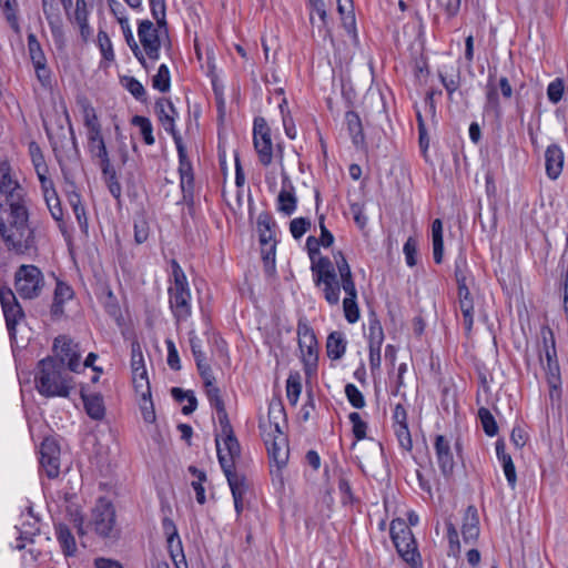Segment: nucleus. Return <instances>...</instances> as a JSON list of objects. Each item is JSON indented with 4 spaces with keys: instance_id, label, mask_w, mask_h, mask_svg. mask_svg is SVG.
<instances>
[{
    "instance_id": "nucleus-56",
    "label": "nucleus",
    "mask_w": 568,
    "mask_h": 568,
    "mask_svg": "<svg viewBox=\"0 0 568 568\" xmlns=\"http://www.w3.org/2000/svg\"><path fill=\"white\" fill-rule=\"evenodd\" d=\"M352 423V430L357 440H362L366 437L367 424L361 418V415L353 412L348 416Z\"/></svg>"
},
{
    "instance_id": "nucleus-20",
    "label": "nucleus",
    "mask_w": 568,
    "mask_h": 568,
    "mask_svg": "<svg viewBox=\"0 0 568 568\" xmlns=\"http://www.w3.org/2000/svg\"><path fill=\"white\" fill-rule=\"evenodd\" d=\"M131 368L135 390L146 392V386L150 385V382L148 378L143 353L138 342H133L131 344Z\"/></svg>"
},
{
    "instance_id": "nucleus-42",
    "label": "nucleus",
    "mask_w": 568,
    "mask_h": 568,
    "mask_svg": "<svg viewBox=\"0 0 568 568\" xmlns=\"http://www.w3.org/2000/svg\"><path fill=\"white\" fill-rule=\"evenodd\" d=\"M367 338L369 348H382L384 342V331L381 322L377 318H371L368 321Z\"/></svg>"
},
{
    "instance_id": "nucleus-50",
    "label": "nucleus",
    "mask_w": 568,
    "mask_h": 568,
    "mask_svg": "<svg viewBox=\"0 0 568 568\" xmlns=\"http://www.w3.org/2000/svg\"><path fill=\"white\" fill-rule=\"evenodd\" d=\"M189 469L197 478L196 480L192 481V487L195 491L197 503L203 505L206 500L205 489L203 487V483L206 480V475L204 471L199 470L195 467H190Z\"/></svg>"
},
{
    "instance_id": "nucleus-19",
    "label": "nucleus",
    "mask_w": 568,
    "mask_h": 568,
    "mask_svg": "<svg viewBox=\"0 0 568 568\" xmlns=\"http://www.w3.org/2000/svg\"><path fill=\"white\" fill-rule=\"evenodd\" d=\"M434 450L442 474L446 477L450 476L455 466L452 440L445 435H436Z\"/></svg>"
},
{
    "instance_id": "nucleus-14",
    "label": "nucleus",
    "mask_w": 568,
    "mask_h": 568,
    "mask_svg": "<svg viewBox=\"0 0 568 568\" xmlns=\"http://www.w3.org/2000/svg\"><path fill=\"white\" fill-rule=\"evenodd\" d=\"M285 409L280 400H273L268 405L267 417L260 420V429L263 440H270L271 436L284 434Z\"/></svg>"
},
{
    "instance_id": "nucleus-6",
    "label": "nucleus",
    "mask_w": 568,
    "mask_h": 568,
    "mask_svg": "<svg viewBox=\"0 0 568 568\" xmlns=\"http://www.w3.org/2000/svg\"><path fill=\"white\" fill-rule=\"evenodd\" d=\"M336 267L339 274V288L343 287L346 297L343 301L345 318L348 323H355L359 318V310L356 303L357 291L351 272V267L341 252L335 253Z\"/></svg>"
},
{
    "instance_id": "nucleus-60",
    "label": "nucleus",
    "mask_w": 568,
    "mask_h": 568,
    "mask_svg": "<svg viewBox=\"0 0 568 568\" xmlns=\"http://www.w3.org/2000/svg\"><path fill=\"white\" fill-rule=\"evenodd\" d=\"M564 82L561 79H556L548 84L547 97L550 102L558 103L562 99Z\"/></svg>"
},
{
    "instance_id": "nucleus-4",
    "label": "nucleus",
    "mask_w": 568,
    "mask_h": 568,
    "mask_svg": "<svg viewBox=\"0 0 568 568\" xmlns=\"http://www.w3.org/2000/svg\"><path fill=\"white\" fill-rule=\"evenodd\" d=\"M151 12L156 20L158 28L150 20H142L138 28V36L140 43L145 54L152 61L160 58V29L165 27V1L164 0H149Z\"/></svg>"
},
{
    "instance_id": "nucleus-18",
    "label": "nucleus",
    "mask_w": 568,
    "mask_h": 568,
    "mask_svg": "<svg viewBox=\"0 0 568 568\" xmlns=\"http://www.w3.org/2000/svg\"><path fill=\"white\" fill-rule=\"evenodd\" d=\"M456 280L458 284V303L463 315V324L466 332L469 333L474 324V301L466 284V277L462 272H456Z\"/></svg>"
},
{
    "instance_id": "nucleus-47",
    "label": "nucleus",
    "mask_w": 568,
    "mask_h": 568,
    "mask_svg": "<svg viewBox=\"0 0 568 568\" xmlns=\"http://www.w3.org/2000/svg\"><path fill=\"white\" fill-rule=\"evenodd\" d=\"M486 90V109L499 113L500 104L497 93V85L494 82V77L489 73Z\"/></svg>"
},
{
    "instance_id": "nucleus-43",
    "label": "nucleus",
    "mask_w": 568,
    "mask_h": 568,
    "mask_svg": "<svg viewBox=\"0 0 568 568\" xmlns=\"http://www.w3.org/2000/svg\"><path fill=\"white\" fill-rule=\"evenodd\" d=\"M74 21L80 28L81 36L87 39L90 34V27L88 24V10L85 0H77Z\"/></svg>"
},
{
    "instance_id": "nucleus-9",
    "label": "nucleus",
    "mask_w": 568,
    "mask_h": 568,
    "mask_svg": "<svg viewBox=\"0 0 568 568\" xmlns=\"http://www.w3.org/2000/svg\"><path fill=\"white\" fill-rule=\"evenodd\" d=\"M389 530L392 540L400 557L406 562L415 565L419 559V554L417 551L416 542L409 527L404 520L394 519L390 523Z\"/></svg>"
},
{
    "instance_id": "nucleus-35",
    "label": "nucleus",
    "mask_w": 568,
    "mask_h": 568,
    "mask_svg": "<svg viewBox=\"0 0 568 568\" xmlns=\"http://www.w3.org/2000/svg\"><path fill=\"white\" fill-rule=\"evenodd\" d=\"M140 395V410L145 423L153 424L156 419L154 405L151 398V387L146 386V392L135 390Z\"/></svg>"
},
{
    "instance_id": "nucleus-52",
    "label": "nucleus",
    "mask_w": 568,
    "mask_h": 568,
    "mask_svg": "<svg viewBox=\"0 0 568 568\" xmlns=\"http://www.w3.org/2000/svg\"><path fill=\"white\" fill-rule=\"evenodd\" d=\"M478 416L480 418L484 432L488 436H495L498 432V426L491 413L487 408H479Z\"/></svg>"
},
{
    "instance_id": "nucleus-13",
    "label": "nucleus",
    "mask_w": 568,
    "mask_h": 568,
    "mask_svg": "<svg viewBox=\"0 0 568 568\" xmlns=\"http://www.w3.org/2000/svg\"><path fill=\"white\" fill-rule=\"evenodd\" d=\"M0 302L11 338L16 337V327L24 321V312L10 288L0 290Z\"/></svg>"
},
{
    "instance_id": "nucleus-55",
    "label": "nucleus",
    "mask_w": 568,
    "mask_h": 568,
    "mask_svg": "<svg viewBox=\"0 0 568 568\" xmlns=\"http://www.w3.org/2000/svg\"><path fill=\"white\" fill-rule=\"evenodd\" d=\"M98 45L105 60L112 61L114 59L111 39L108 36V33L103 30H100L98 32Z\"/></svg>"
},
{
    "instance_id": "nucleus-17",
    "label": "nucleus",
    "mask_w": 568,
    "mask_h": 568,
    "mask_svg": "<svg viewBox=\"0 0 568 568\" xmlns=\"http://www.w3.org/2000/svg\"><path fill=\"white\" fill-rule=\"evenodd\" d=\"M40 464L50 478L60 471V448L55 439L45 438L40 447Z\"/></svg>"
},
{
    "instance_id": "nucleus-30",
    "label": "nucleus",
    "mask_w": 568,
    "mask_h": 568,
    "mask_svg": "<svg viewBox=\"0 0 568 568\" xmlns=\"http://www.w3.org/2000/svg\"><path fill=\"white\" fill-rule=\"evenodd\" d=\"M74 293L70 285L64 282L58 281L54 290V297L52 304V313L61 315L63 313V305L65 302L72 300Z\"/></svg>"
},
{
    "instance_id": "nucleus-22",
    "label": "nucleus",
    "mask_w": 568,
    "mask_h": 568,
    "mask_svg": "<svg viewBox=\"0 0 568 568\" xmlns=\"http://www.w3.org/2000/svg\"><path fill=\"white\" fill-rule=\"evenodd\" d=\"M268 456L280 471L284 468L288 460V444L284 434L271 436L270 440H264Z\"/></svg>"
},
{
    "instance_id": "nucleus-53",
    "label": "nucleus",
    "mask_w": 568,
    "mask_h": 568,
    "mask_svg": "<svg viewBox=\"0 0 568 568\" xmlns=\"http://www.w3.org/2000/svg\"><path fill=\"white\" fill-rule=\"evenodd\" d=\"M301 392L302 384L300 377L290 375L286 381V397L292 405L297 403Z\"/></svg>"
},
{
    "instance_id": "nucleus-57",
    "label": "nucleus",
    "mask_w": 568,
    "mask_h": 568,
    "mask_svg": "<svg viewBox=\"0 0 568 568\" xmlns=\"http://www.w3.org/2000/svg\"><path fill=\"white\" fill-rule=\"evenodd\" d=\"M345 394H346L348 402L355 408H363L365 406L364 396H363L362 392L354 384H347L345 386Z\"/></svg>"
},
{
    "instance_id": "nucleus-36",
    "label": "nucleus",
    "mask_w": 568,
    "mask_h": 568,
    "mask_svg": "<svg viewBox=\"0 0 568 568\" xmlns=\"http://www.w3.org/2000/svg\"><path fill=\"white\" fill-rule=\"evenodd\" d=\"M432 242L434 261L439 264L444 254L443 223L439 219H436L432 224Z\"/></svg>"
},
{
    "instance_id": "nucleus-37",
    "label": "nucleus",
    "mask_w": 568,
    "mask_h": 568,
    "mask_svg": "<svg viewBox=\"0 0 568 568\" xmlns=\"http://www.w3.org/2000/svg\"><path fill=\"white\" fill-rule=\"evenodd\" d=\"M453 72H448L447 67H443L438 70V77L444 85L445 90L449 98L459 89L460 85V73L458 70L454 71V68H450Z\"/></svg>"
},
{
    "instance_id": "nucleus-31",
    "label": "nucleus",
    "mask_w": 568,
    "mask_h": 568,
    "mask_svg": "<svg viewBox=\"0 0 568 568\" xmlns=\"http://www.w3.org/2000/svg\"><path fill=\"white\" fill-rule=\"evenodd\" d=\"M81 396H82V399L84 403V408H85L87 414L92 419H95V420L102 419L105 414L102 397L98 394L87 395L84 393H82Z\"/></svg>"
},
{
    "instance_id": "nucleus-33",
    "label": "nucleus",
    "mask_w": 568,
    "mask_h": 568,
    "mask_svg": "<svg viewBox=\"0 0 568 568\" xmlns=\"http://www.w3.org/2000/svg\"><path fill=\"white\" fill-rule=\"evenodd\" d=\"M120 27H121L123 37H124L128 45L132 50L134 57L139 60V62L145 69H148L146 61H145V55L143 54L142 49L139 47L138 42L134 39L133 32H132L130 23H129V19L128 18H122Z\"/></svg>"
},
{
    "instance_id": "nucleus-38",
    "label": "nucleus",
    "mask_w": 568,
    "mask_h": 568,
    "mask_svg": "<svg viewBox=\"0 0 568 568\" xmlns=\"http://www.w3.org/2000/svg\"><path fill=\"white\" fill-rule=\"evenodd\" d=\"M345 123L354 144H359L364 141L363 126L359 115L354 111H348L345 114Z\"/></svg>"
},
{
    "instance_id": "nucleus-28",
    "label": "nucleus",
    "mask_w": 568,
    "mask_h": 568,
    "mask_svg": "<svg viewBox=\"0 0 568 568\" xmlns=\"http://www.w3.org/2000/svg\"><path fill=\"white\" fill-rule=\"evenodd\" d=\"M224 474L226 476L232 497L244 498L251 486L247 477L243 474L233 471V469H229V471H224Z\"/></svg>"
},
{
    "instance_id": "nucleus-25",
    "label": "nucleus",
    "mask_w": 568,
    "mask_h": 568,
    "mask_svg": "<svg viewBox=\"0 0 568 568\" xmlns=\"http://www.w3.org/2000/svg\"><path fill=\"white\" fill-rule=\"evenodd\" d=\"M545 162L548 178L556 180L561 174L564 166V153L561 149L556 144L549 145L545 152Z\"/></svg>"
},
{
    "instance_id": "nucleus-8",
    "label": "nucleus",
    "mask_w": 568,
    "mask_h": 568,
    "mask_svg": "<svg viewBox=\"0 0 568 568\" xmlns=\"http://www.w3.org/2000/svg\"><path fill=\"white\" fill-rule=\"evenodd\" d=\"M14 286L22 298H36L44 286L43 274L34 265H21L16 272Z\"/></svg>"
},
{
    "instance_id": "nucleus-39",
    "label": "nucleus",
    "mask_w": 568,
    "mask_h": 568,
    "mask_svg": "<svg viewBox=\"0 0 568 568\" xmlns=\"http://www.w3.org/2000/svg\"><path fill=\"white\" fill-rule=\"evenodd\" d=\"M31 514V511H29ZM31 520L21 524L20 537L17 539L14 548L21 550L26 547L22 540H32V537L39 532L38 519L30 515Z\"/></svg>"
},
{
    "instance_id": "nucleus-49",
    "label": "nucleus",
    "mask_w": 568,
    "mask_h": 568,
    "mask_svg": "<svg viewBox=\"0 0 568 568\" xmlns=\"http://www.w3.org/2000/svg\"><path fill=\"white\" fill-rule=\"evenodd\" d=\"M278 210L286 215H291L296 209V197L290 190L282 189L277 197Z\"/></svg>"
},
{
    "instance_id": "nucleus-46",
    "label": "nucleus",
    "mask_w": 568,
    "mask_h": 568,
    "mask_svg": "<svg viewBox=\"0 0 568 568\" xmlns=\"http://www.w3.org/2000/svg\"><path fill=\"white\" fill-rule=\"evenodd\" d=\"M43 193H44V199H45L48 209H49L52 217L61 224L63 213H62V207H61L60 201L57 196V193L54 192V190L52 187L43 191Z\"/></svg>"
},
{
    "instance_id": "nucleus-63",
    "label": "nucleus",
    "mask_w": 568,
    "mask_h": 568,
    "mask_svg": "<svg viewBox=\"0 0 568 568\" xmlns=\"http://www.w3.org/2000/svg\"><path fill=\"white\" fill-rule=\"evenodd\" d=\"M43 11H44V14L47 16V19L49 21V24H50V28H51L53 37L57 40H60L62 38V36H63L62 24H61V21H60V19L58 17L54 18L51 14H49V12L47 10V0H43Z\"/></svg>"
},
{
    "instance_id": "nucleus-29",
    "label": "nucleus",
    "mask_w": 568,
    "mask_h": 568,
    "mask_svg": "<svg viewBox=\"0 0 568 568\" xmlns=\"http://www.w3.org/2000/svg\"><path fill=\"white\" fill-rule=\"evenodd\" d=\"M205 389H206V396L209 398L211 406H213L216 410L217 420H219L220 426L227 428V422H230V420H229L225 405L221 397L219 387H216L214 385L211 387H206Z\"/></svg>"
},
{
    "instance_id": "nucleus-48",
    "label": "nucleus",
    "mask_w": 568,
    "mask_h": 568,
    "mask_svg": "<svg viewBox=\"0 0 568 568\" xmlns=\"http://www.w3.org/2000/svg\"><path fill=\"white\" fill-rule=\"evenodd\" d=\"M171 78L169 68L165 64H161L158 69L156 74L152 78V87L160 92H166L170 90Z\"/></svg>"
},
{
    "instance_id": "nucleus-54",
    "label": "nucleus",
    "mask_w": 568,
    "mask_h": 568,
    "mask_svg": "<svg viewBox=\"0 0 568 568\" xmlns=\"http://www.w3.org/2000/svg\"><path fill=\"white\" fill-rule=\"evenodd\" d=\"M394 433L397 437L399 446L405 452H410L413 448V442H412L410 432L408 429V425H396L394 427Z\"/></svg>"
},
{
    "instance_id": "nucleus-7",
    "label": "nucleus",
    "mask_w": 568,
    "mask_h": 568,
    "mask_svg": "<svg viewBox=\"0 0 568 568\" xmlns=\"http://www.w3.org/2000/svg\"><path fill=\"white\" fill-rule=\"evenodd\" d=\"M79 104L81 106L83 124L85 128L89 152L94 159L103 158L109 153L95 109L85 99L80 100Z\"/></svg>"
},
{
    "instance_id": "nucleus-34",
    "label": "nucleus",
    "mask_w": 568,
    "mask_h": 568,
    "mask_svg": "<svg viewBox=\"0 0 568 568\" xmlns=\"http://www.w3.org/2000/svg\"><path fill=\"white\" fill-rule=\"evenodd\" d=\"M55 535L57 539L60 542L64 555L71 556L77 551V544L73 535L71 534L69 527L64 524H59L55 526Z\"/></svg>"
},
{
    "instance_id": "nucleus-21",
    "label": "nucleus",
    "mask_w": 568,
    "mask_h": 568,
    "mask_svg": "<svg viewBox=\"0 0 568 568\" xmlns=\"http://www.w3.org/2000/svg\"><path fill=\"white\" fill-rule=\"evenodd\" d=\"M273 222L267 214H261L257 219V227L260 232V241L264 246L262 252L264 260L274 262L275 258V240L272 230Z\"/></svg>"
},
{
    "instance_id": "nucleus-45",
    "label": "nucleus",
    "mask_w": 568,
    "mask_h": 568,
    "mask_svg": "<svg viewBox=\"0 0 568 568\" xmlns=\"http://www.w3.org/2000/svg\"><path fill=\"white\" fill-rule=\"evenodd\" d=\"M132 124L140 129V133L148 145L154 144L155 140L153 136V126L151 121L142 115H135L132 118Z\"/></svg>"
},
{
    "instance_id": "nucleus-23",
    "label": "nucleus",
    "mask_w": 568,
    "mask_h": 568,
    "mask_svg": "<svg viewBox=\"0 0 568 568\" xmlns=\"http://www.w3.org/2000/svg\"><path fill=\"white\" fill-rule=\"evenodd\" d=\"M175 146L179 155V173L181 180V187L183 191L193 187V168L186 154V148L183 143L182 136H175Z\"/></svg>"
},
{
    "instance_id": "nucleus-44",
    "label": "nucleus",
    "mask_w": 568,
    "mask_h": 568,
    "mask_svg": "<svg viewBox=\"0 0 568 568\" xmlns=\"http://www.w3.org/2000/svg\"><path fill=\"white\" fill-rule=\"evenodd\" d=\"M171 394L175 400L182 403L184 399H187V405L183 406L182 413L189 415L196 409L197 400L192 392H185L179 387H173L171 389Z\"/></svg>"
},
{
    "instance_id": "nucleus-41",
    "label": "nucleus",
    "mask_w": 568,
    "mask_h": 568,
    "mask_svg": "<svg viewBox=\"0 0 568 568\" xmlns=\"http://www.w3.org/2000/svg\"><path fill=\"white\" fill-rule=\"evenodd\" d=\"M2 12L11 29L18 34H21V28L17 17V0H0Z\"/></svg>"
},
{
    "instance_id": "nucleus-40",
    "label": "nucleus",
    "mask_w": 568,
    "mask_h": 568,
    "mask_svg": "<svg viewBox=\"0 0 568 568\" xmlns=\"http://www.w3.org/2000/svg\"><path fill=\"white\" fill-rule=\"evenodd\" d=\"M28 51L34 68H42L47 64V58L36 34L28 36Z\"/></svg>"
},
{
    "instance_id": "nucleus-32",
    "label": "nucleus",
    "mask_w": 568,
    "mask_h": 568,
    "mask_svg": "<svg viewBox=\"0 0 568 568\" xmlns=\"http://www.w3.org/2000/svg\"><path fill=\"white\" fill-rule=\"evenodd\" d=\"M327 355L332 359H339L346 352V341L342 332H332L326 342Z\"/></svg>"
},
{
    "instance_id": "nucleus-16",
    "label": "nucleus",
    "mask_w": 568,
    "mask_h": 568,
    "mask_svg": "<svg viewBox=\"0 0 568 568\" xmlns=\"http://www.w3.org/2000/svg\"><path fill=\"white\" fill-rule=\"evenodd\" d=\"M114 509L105 500H99L92 513V526L97 534L102 537H110L114 527Z\"/></svg>"
},
{
    "instance_id": "nucleus-10",
    "label": "nucleus",
    "mask_w": 568,
    "mask_h": 568,
    "mask_svg": "<svg viewBox=\"0 0 568 568\" xmlns=\"http://www.w3.org/2000/svg\"><path fill=\"white\" fill-rule=\"evenodd\" d=\"M219 463L223 471L233 468L234 459L240 456V444L227 422V428L221 427V434L215 438Z\"/></svg>"
},
{
    "instance_id": "nucleus-51",
    "label": "nucleus",
    "mask_w": 568,
    "mask_h": 568,
    "mask_svg": "<svg viewBox=\"0 0 568 568\" xmlns=\"http://www.w3.org/2000/svg\"><path fill=\"white\" fill-rule=\"evenodd\" d=\"M310 20L315 24V14L318 17L321 24L318 27H325L327 24V13L325 9L324 0H310Z\"/></svg>"
},
{
    "instance_id": "nucleus-3",
    "label": "nucleus",
    "mask_w": 568,
    "mask_h": 568,
    "mask_svg": "<svg viewBox=\"0 0 568 568\" xmlns=\"http://www.w3.org/2000/svg\"><path fill=\"white\" fill-rule=\"evenodd\" d=\"M320 242L314 236L306 240V247L311 258V270L316 286L322 287L326 302L331 305L339 303V283L336 274V262L320 254Z\"/></svg>"
},
{
    "instance_id": "nucleus-62",
    "label": "nucleus",
    "mask_w": 568,
    "mask_h": 568,
    "mask_svg": "<svg viewBox=\"0 0 568 568\" xmlns=\"http://www.w3.org/2000/svg\"><path fill=\"white\" fill-rule=\"evenodd\" d=\"M150 233L149 223L144 219H139L134 222V239L138 244L144 243Z\"/></svg>"
},
{
    "instance_id": "nucleus-27",
    "label": "nucleus",
    "mask_w": 568,
    "mask_h": 568,
    "mask_svg": "<svg viewBox=\"0 0 568 568\" xmlns=\"http://www.w3.org/2000/svg\"><path fill=\"white\" fill-rule=\"evenodd\" d=\"M479 520L477 509L469 506L464 516V523L462 527V535L466 544L473 542L479 536Z\"/></svg>"
},
{
    "instance_id": "nucleus-1",
    "label": "nucleus",
    "mask_w": 568,
    "mask_h": 568,
    "mask_svg": "<svg viewBox=\"0 0 568 568\" xmlns=\"http://www.w3.org/2000/svg\"><path fill=\"white\" fill-rule=\"evenodd\" d=\"M0 235L7 246L18 253H24L34 244L26 191L7 161H0Z\"/></svg>"
},
{
    "instance_id": "nucleus-11",
    "label": "nucleus",
    "mask_w": 568,
    "mask_h": 568,
    "mask_svg": "<svg viewBox=\"0 0 568 568\" xmlns=\"http://www.w3.org/2000/svg\"><path fill=\"white\" fill-rule=\"evenodd\" d=\"M253 143L258 161L268 166L273 161V142L271 129L264 118H255L253 124Z\"/></svg>"
},
{
    "instance_id": "nucleus-61",
    "label": "nucleus",
    "mask_w": 568,
    "mask_h": 568,
    "mask_svg": "<svg viewBox=\"0 0 568 568\" xmlns=\"http://www.w3.org/2000/svg\"><path fill=\"white\" fill-rule=\"evenodd\" d=\"M405 260L408 266L413 267L417 263V242L409 237L403 247Z\"/></svg>"
},
{
    "instance_id": "nucleus-15",
    "label": "nucleus",
    "mask_w": 568,
    "mask_h": 568,
    "mask_svg": "<svg viewBox=\"0 0 568 568\" xmlns=\"http://www.w3.org/2000/svg\"><path fill=\"white\" fill-rule=\"evenodd\" d=\"M298 346L306 371L315 368L317 363V341L313 329L303 322L297 325Z\"/></svg>"
},
{
    "instance_id": "nucleus-5",
    "label": "nucleus",
    "mask_w": 568,
    "mask_h": 568,
    "mask_svg": "<svg viewBox=\"0 0 568 568\" xmlns=\"http://www.w3.org/2000/svg\"><path fill=\"white\" fill-rule=\"evenodd\" d=\"M171 266L173 281L168 290L169 304L171 312L179 324L186 322L192 315V296L186 275L180 264L173 260Z\"/></svg>"
},
{
    "instance_id": "nucleus-24",
    "label": "nucleus",
    "mask_w": 568,
    "mask_h": 568,
    "mask_svg": "<svg viewBox=\"0 0 568 568\" xmlns=\"http://www.w3.org/2000/svg\"><path fill=\"white\" fill-rule=\"evenodd\" d=\"M155 110L164 130L170 133L173 141H175V136H181V134L175 129L178 112L173 103L170 100L161 99L156 102Z\"/></svg>"
},
{
    "instance_id": "nucleus-26",
    "label": "nucleus",
    "mask_w": 568,
    "mask_h": 568,
    "mask_svg": "<svg viewBox=\"0 0 568 568\" xmlns=\"http://www.w3.org/2000/svg\"><path fill=\"white\" fill-rule=\"evenodd\" d=\"M496 454L497 458L503 466V470L507 483L511 489L516 488L517 474L511 456L505 452V443L501 439L496 442Z\"/></svg>"
},
{
    "instance_id": "nucleus-59",
    "label": "nucleus",
    "mask_w": 568,
    "mask_h": 568,
    "mask_svg": "<svg viewBox=\"0 0 568 568\" xmlns=\"http://www.w3.org/2000/svg\"><path fill=\"white\" fill-rule=\"evenodd\" d=\"M311 227V221L305 217L293 219L290 223V231L294 239L302 237Z\"/></svg>"
},
{
    "instance_id": "nucleus-64",
    "label": "nucleus",
    "mask_w": 568,
    "mask_h": 568,
    "mask_svg": "<svg viewBox=\"0 0 568 568\" xmlns=\"http://www.w3.org/2000/svg\"><path fill=\"white\" fill-rule=\"evenodd\" d=\"M166 348H168V364L172 369H180V357L178 349L174 345V343L171 339L166 341Z\"/></svg>"
},
{
    "instance_id": "nucleus-12",
    "label": "nucleus",
    "mask_w": 568,
    "mask_h": 568,
    "mask_svg": "<svg viewBox=\"0 0 568 568\" xmlns=\"http://www.w3.org/2000/svg\"><path fill=\"white\" fill-rule=\"evenodd\" d=\"M53 356L64 367L67 364L68 369L78 372L80 367L81 351L79 345L67 336H58L53 343Z\"/></svg>"
},
{
    "instance_id": "nucleus-2",
    "label": "nucleus",
    "mask_w": 568,
    "mask_h": 568,
    "mask_svg": "<svg viewBox=\"0 0 568 568\" xmlns=\"http://www.w3.org/2000/svg\"><path fill=\"white\" fill-rule=\"evenodd\" d=\"M34 387L43 397L65 398L74 389V381L57 358L45 357L36 367Z\"/></svg>"
},
{
    "instance_id": "nucleus-58",
    "label": "nucleus",
    "mask_w": 568,
    "mask_h": 568,
    "mask_svg": "<svg viewBox=\"0 0 568 568\" xmlns=\"http://www.w3.org/2000/svg\"><path fill=\"white\" fill-rule=\"evenodd\" d=\"M123 85L125 89L135 98L143 99L145 95L144 87L140 81L132 77H125L122 79Z\"/></svg>"
}]
</instances>
